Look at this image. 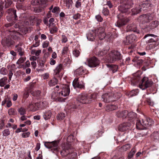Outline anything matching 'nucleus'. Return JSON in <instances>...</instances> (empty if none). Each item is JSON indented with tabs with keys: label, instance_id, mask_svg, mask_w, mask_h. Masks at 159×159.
Listing matches in <instances>:
<instances>
[{
	"label": "nucleus",
	"instance_id": "30",
	"mask_svg": "<svg viewBox=\"0 0 159 159\" xmlns=\"http://www.w3.org/2000/svg\"><path fill=\"white\" fill-rule=\"evenodd\" d=\"M106 65L110 70H112L113 73H115L117 71L118 68V66L117 65L109 64H107Z\"/></svg>",
	"mask_w": 159,
	"mask_h": 159
},
{
	"label": "nucleus",
	"instance_id": "59",
	"mask_svg": "<svg viewBox=\"0 0 159 159\" xmlns=\"http://www.w3.org/2000/svg\"><path fill=\"white\" fill-rule=\"evenodd\" d=\"M30 134V133L29 132L23 133L22 134V136L23 138H26L29 137Z\"/></svg>",
	"mask_w": 159,
	"mask_h": 159
},
{
	"label": "nucleus",
	"instance_id": "51",
	"mask_svg": "<svg viewBox=\"0 0 159 159\" xmlns=\"http://www.w3.org/2000/svg\"><path fill=\"white\" fill-rule=\"evenodd\" d=\"M0 73L4 75H7V69L5 67H2L0 70Z\"/></svg>",
	"mask_w": 159,
	"mask_h": 159
},
{
	"label": "nucleus",
	"instance_id": "22",
	"mask_svg": "<svg viewBox=\"0 0 159 159\" xmlns=\"http://www.w3.org/2000/svg\"><path fill=\"white\" fill-rule=\"evenodd\" d=\"M85 71V69L82 66H80L74 71V74L77 76L83 75Z\"/></svg>",
	"mask_w": 159,
	"mask_h": 159
},
{
	"label": "nucleus",
	"instance_id": "44",
	"mask_svg": "<svg viewBox=\"0 0 159 159\" xmlns=\"http://www.w3.org/2000/svg\"><path fill=\"white\" fill-rule=\"evenodd\" d=\"M31 4L34 6L40 5L42 4V1L41 0H32Z\"/></svg>",
	"mask_w": 159,
	"mask_h": 159
},
{
	"label": "nucleus",
	"instance_id": "62",
	"mask_svg": "<svg viewBox=\"0 0 159 159\" xmlns=\"http://www.w3.org/2000/svg\"><path fill=\"white\" fill-rule=\"evenodd\" d=\"M43 10V9L40 7L38 8H35L34 9V11L36 13H39L41 12Z\"/></svg>",
	"mask_w": 159,
	"mask_h": 159
},
{
	"label": "nucleus",
	"instance_id": "23",
	"mask_svg": "<svg viewBox=\"0 0 159 159\" xmlns=\"http://www.w3.org/2000/svg\"><path fill=\"white\" fill-rule=\"evenodd\" d=\"M130 6L129 5L125 4L119 7V10L122 13H125L127 12L128 9L130 8Z\"/></svg>",
	"mask_w": 159,
	"mask_h": 159
},
{
	"label": "nucleus",
	"instance_id": "64",
	"mask_svg": "<svg viewBox=\"0 0 159 159\" xmlns=\"http://www.w3.org/2000/svg\"><path fill=\"white\" fill-rule=\"evenodd\" d=\"M7 20L9 21L12 19L14 20L15 17L11 15H8L7 16Z\"/></svg>",
	"mask_w": 159,
	"mask_h": 159
},
{
	"label": "nucleus",
	"instance_id": "40",
	"mask_svg": "<svg viewBox=\"0 0 159 159\" xmlns=\"http://www.w3.org/2000/svg\"><path fill=\"white\" fill-rule=\"evenodd\" d=\"M159 24V22L157 21L152 22L150 24V27L151 29H153L157 27Z\"/></svg>",
	"mask_w": 159,
	"mask_h": 159
},
{
	"label": "nucleus",
	"instance_id": "3",
	"mask_svg": "<svg viewBox=\"0 0 159 159\" xmlns=\"http://www.w3.org/2000/svg\"><path fill=\"white\" fill-rule=\"evenodd\" d=\"M121 96L120 93H106L102 97V101L105 103H108L117 100Z\"/></svg>",
	"mask_w": 159,
	"mask_h": 159
},
{
	"label": "nucleus",
	"instance_id": "14",
	"mask_svg": "<svg viewBox=\"0 0 159 159\" xmlns=\"http://www.w3.org/2000/svg\"><path fill=\"white\" fill-rule=\"evenodd\" d=\"M8 36L11 37L12 39H17L20 38L21 36V34L18 32L12 30H8Z\"/></svg>",
	"mask_w": 159,
	"mask_h": 159
},
{
	"label": "nucleus",
	"instance_id": "52",
	"mask_svg": "<svg viewBox=\"0 0 159 159\" xmlns=\"http://www.w3.org/2000/svg\"><path fill=\"white\" fill-rule=\"evenodd\" d=\"M106 110L108 111H111L116 109V107L113 105H109L106 107Z\"/></svg>",
	"mask_w": 159,
	"mask_h": 159
},
{
	"label": "nucleus",
	"instance_id": "47",
	"mask_svg": "<svg viewBox=\"0 0 159 159\" xmlns=\"http://www.w3.org/2000/svg\"><path fill=\"white\" fill-rule=\"evenodd\" d=\"M65 117V114L64 113H61L59 114L57 116V118L58 120H61L63 119Z\"/></svg>",
	"mask_w": 159,
	"mask_h": 159
},
{
	"label": "nucleus",
	"instance_id": "29",
	"mask_svg": "<svg viewBox=\"0 0 159 159\" xmlns=\"http://www.w3.org/2000/svg\"><path fill=\"white\" fill-rule=\"evenodd\" d=\"M128 114V111L125 110L122 111H118L117 113V116L119 117H122L127 118V114Z\"/></svg>",
	"mask_w": 159,
	"mask_h": 159
},
{
	"label": "nucleus",
	"instance_id": "35",
	"mask_svg": "<svg viewBox=\"0 0 159 159\" xmlns=\"http://www.w3.org/2000/svg\"><path fill=\"white\" fill-rule=\"evenodd\" d=\"M131 145L129 144H126L121 147L120 150L122 152H125L129 150L131 148Z\"/></svg>",
	"mask_w": 159,
	"mask_h": 159
},
{
	"label": "nucleus",
	"instance_id": "27",
	"mask_svg": "<svg viewBox=\"0 0 159 159\" xmlns=\"http://www.w3.org/2000/svg\"><path fill=\"white\" fill-rule=\"evenodd\" d=\"M52 112L49 110L46 111L43 114V117L44 119L47 120L50 119L52 116Z\"/></svg>",
	"mask_w": 159,
	"mask_h": 159
},
{
	"label": "nucleus",
	"instance_id": "16",
	"mask_svg": "<svg viewBox=\"0 0 159 159\" xmlns=\"http://www.w3.org/2000/svg\"><path fill=\"white\" fill-rule=\"evenodd\" d=\"M73 86L75 88H79L83 89L84 88V84L82 82H80L79 80V78H75L73 82Z\"/></svg>",
	"mask_w": 159,
	"mask_h": 159
},
{
	"label": "nucleus",
	"instance_id": "15",
	"mask_svg": "<svg viewBox=\"0 0 159 159\" xmlns=\"http://www.w3.org/2000/svg\"><path fill=\"white\" fill-rule=\"evenodd\" d=\"M152 5L151 4L149 1H147L140 6V9L143 11H147L150 10Z\"/></svg>",
	"mask_w": 159,
	"mask_h": 159
},
{
	"label": "nucleus",
	"instance_id": "33",
	"mask_svg": "<svg viewBox=\"0 0 159 159\" xmlns=\"http://www.w3.org/2000/svg\"><path fill=\"white\" fill-rule=\"evenodd\" d=\"M62 68V65L61 64H59L57 66L55 69L54 70V72L55 75L59 74Z\"/></svg>",
	"mask_w": 159,
	"mask_h": 159
},
{
	"label": "nucleus",
	"instance_id": "36",
	"mask_svg": "<svg viewBox=\"0 0 159 159\" xmlns=\"http://www.w3.org/2000/svg\"><path fill=\"white\" fill-rule=\"evenodd\" d=\"M159 44L158 43H151L147 46V48L149 50H153Z\"/></svg>",
	"mask_w": 159,
	"mask_h": 159
},
{
	"label": "nucleus",
	"instance_id": "49",
	"mask_svg": "<svg viewBox=\"0 0 159 159\" xmlns=\"http://www.w3.org/2000/svg\"><path fill=\"white\" fill-rule=\"evenodd\" d=\"M141 11H142V9H140V7L139 9L136 8L132 9V12L134 15L137 14L139 13Z\"/></svg>",
	"mask_w": 159,
	"mask_h": 159
},
{
	"label": "nucleus",
	"instance_id": "5",
	"mask_svg": "<svg viewBox=\"0 0 159 159\" xmlns=\"http://www.w3.org/2000/svg\"><path fill=\"white\" fill-rule=\"evenodd\" d=\"M153 82L148 79L147 77H144L142 80V82L139 85V87L142 90H144L151 87L153 84Z\"/></svg>",
	"mask_w": 159,
	"mask_h": 159
},
{
	"label": "nucleus",
	"instance_id": "48",
	"mask_svg": "<svg viewBox=\"0 0 159 159\" xmlns=\"http://www.w3.org/2000/svg\"><path fill=\"white\" fill-rule=\"evenodd\" d=\"M26 60V57H20L16 63L18 64H20L21 63H23Z\"/></svg>",
	"mask_w": 159,
	"mask_h": 159
},
{
	"label": "nucleus",
	"instance_id": "43",
	"mask_svg": "<svg viewBox=\"0 0 159 159\" xmlns=\"http://www.w3.org/2000/svg\"><path fill=\"white\" fill-rule=\"evenodd\" d=\"M136 152V151L134 148H133L131 149L128 154L127 159H130L132 158Z\"/></svg>",
	"mask_w": 159,
	"mask_h": 159
},
{
	"label": "nucleus",
	"instance_id": "55",
	"mask_svg": "<svg viewBox=\"0 0 159 159\" xmlns=\"http://www.w3.org/2000/svg\"><path fill=\"white\" fill-rule=\"evenodd\" d=\"M60 11V9L59 7H54L52 11L53 13H56L59 12Z\"/></svg>",
	"mask_w": 159,
	"mask_h": 159
},
{
	"label": "nucleus",
	"instance_id": "21",
	"mask_svg": "<svg viewBox=\"0 0 159 159\" xmlns=\"http://www.w3.org/2000/svg\"><path fill=\"white\" fill-rule=\"evenodd\" d=\"M126 31L127 32L133 31L137 34H139V31L136 28V25L134 24H130L127 27Z\"/></svg>",
	"mask_w": 159,
	"mask_h": 159
},
{
	"label": "nucleus",
	"instance_id": "39",
	"mask_svg": "<svg viewBox=\"0 0 159 159\" xmlns=\"http://www.w3.org/2000/svg\"><path fill=\"white\" fill-rule=\"evenodd\" d=\"M143 98L144 101H146L149 103L150 105H152L150 102V98L148 95V94H144L143 96Z\"/></svg>",
	"mask_w": 159,
	"mask_h": 159
},
{
	"label": "nucleus",
	"instance_id": "4",
	"mask_svg": "<svg viewBox=\"0 0 159 159\" xmlns=\"http://www.w3.org/2000/svg\"><path fill=\"white\" fill-rule=\"evenodd\" d=\"M59 142L55 141L51 142H45L44 145L48 148H51L52 152L54 153L58 152L59 151V148L58 147Z\"/></svg>",
	"mask_w": 159,
	"mask_h": 159
},
{
	"label": "nucleus",
	"instance_id": "50",
	"mask_svg": "<svg viewBox=\"0 0 159 159\" xmlns=\"http://www.w3.org/2000/svg\"><path fill=\"white\" fill-rule=\"evenodd\" d=\"M107 53V51L106 50H101L99 51L97 55L99 57L105 55Z\"/></svg>",
	"mask_w": 159,
	"mask_h": 159
},
{
	"label": "nucleus",
	"instance_id": "63",
	"mask_svg": "<svg viewBox=\"0 0 159 159\" xmlns=\"http://www.w3.org/2000/svg\"><path fill=\"white\" fill-rule=\"evenodd\" d=\"M68 40L66 36L64 35H62L61 41L62 43H65L67 42Z\"/></svg>",
	"mask_w": 159,
	"mask_h": 159
},
{
	"label": "nucleus",
	"instance_id": "57",
	"mask_svg": "<svg viewBox=\"0 0 159 159\" xmlns=\"http://www.w3.org/2000/svg\"><path fill=\"white\" fill-rule=\"evenodd\" d=\"M73 54L75 56L77 57L79 56L80 52L79 50H75L73 51Z\"/></svg>",
	"mask_w": 159,
	"mask_h": 159
},
{
	"label": "nucleus",
	"instance_id": "10",
	"mask_svg": "<svg viewBox=\"0 0 159 159\" xmlns=\"http://www.w3.org/2000/svg\"><path fill=\"white\" fill-rule=\"evenodd\" d=\"M133 125L129 122H124L119 125L118 129L120 131H124L128 129L129 127Z\"/></svg>",
	"mask_w": 159,
	"mask_h": 159
},
{
	"label": "nucleus",
	"instance_id": "34",
	"mask_svg": "<svg viewBox=\"0 0 159 159\" xmlns=\"http://www.w3.org/2000/svg\"><path fill=\"white\" fill-rule=\"evenodd\" d=\"M66 7L68 9H70L72 7L73 2L72 0H65Z\"/></svg>",
	"mask_w": 159,
	"mask_h": 159
},
{
	"label": "nucleus",
	"instance_id": "20",
	"mask_svg": "<svg viewBox=\"0 0 159 159\" xmlns=\"http://www.w3.org/2000/svg\"><path fill=\"white\" fill-rule=\"evenodd\" d=\"M151 36L152 37H154V39L152 38H149V39L146 42L147 43H157V39L156 38L157 36L152 34H148L145 35L144 37V38H146L148 37Z\"/></svg>",
	"mask_w": 159,
	"mask_h": 159
},
{
	"label": "nucleus",
	"instance_id": "42",
	"mask_svg": "<svg viewBox=\"0 0 159 159\" xmlns=\"http://www.w3.org/2000/svg\"><path fill=\"white\" fill-rule=\"evenodd\" d=\"M17 111L20 115H24L26 114V109L23 107L19 108L17 110Z\"/></svg>",
	"mask_w": 159,
	"mask_h": 159
},
{
	"label": "nucleus",
	"instance_id": "25",
	"mask_svg": "<svg viewBox=\"0 0 159 159\" xmlns=\"http://www.w3.org/2000/svg\"><path fill=\"white\" fill-rule=\"evenodd\" d=\"M96 33L93 31L89 32L87 34V37L88 39L90 41H93L95 39Z\"/></svg>",
	"mask_w": 159,
	"mask_h": 159
},
{
	"label": "nucleus",
	"instance_id": "38",
	"mask_svg": "<svg viewBox=\"0 0 159 159\" xmlns=\"http://www.w3.org/2000/svg\"><path fill=\"white\" fill-rule=\"evenodd\" d=\"M138 93V90L135 89L131 91L128 94V95L129 96V97H132L137 95Z\"/></svg>",
	"mask_w": 159,
	"mask_h": 159
},
{
	"label": "nucleus",
	"instance_id": "9",
	"mask_svg": "<svg viewBox=\"0 0 159 159\" xmlns=\"http://www.w3.org/2000/svg\"><path fill=\"white\" fill-rule=\"evenodd\" d=\"M88 63L89 67H95L99 65V61L97 57H93L88 60Z\"/></svg>",
	"mask_w": 159,
	"mask_h": 159
},
{
	"label": "nucleus",
	"instance_id": "28",
	"mask_svg": "<svg viewBox=\"0 0 159 159\" xmlns=\"http://www.w3.org/2000/svg\"><path fill=\"white\" fill-rule=\"evenodd\" d=\"M7 12L8 14V15H11L14 16V20H17V16L16 14V10H14L12 8H10L7 10Z\"/></svg>",
	"mask_w": 159,
	"mask_h": 159
},
{
	"label": "nucleus",
	"instance_id": "11",
	"mask_svg": "<svg viewBox=\"0 0 159 159\" xmlns=\"http://www.w3.org/2000/svg\"><path fill=\"white\" fill-rule=\"evenodd\" d=\"M118 17L119 20L115 25L116 26L119 27L125 25L129 21V19L127 18H120V15H118Z\"/></svg>",
	"mask_w": 159,
	"mask_h": 159
},
{
	"label": "nucleus",
	"instance_id": "13",
	"mask_svg": "<svg viewBox=\"0 0 159 159\" xmlns=\"http://www.w3.org/2000/svg\"><path fill=\"white\" fill-rule=\"evenodd\" d=\"M136 39V36L134 34H131L126 37V39L124 41V42L125 45H129L134 42Z\"/></svg>",
	"mask_w": 159,
	"mask_h": 159
},
{
	"label": "nucleus",
	"instance_id": "17",
	"mask_svg": "<svg viewBox=\"0 0 159 159\" xmlns=\"http://www.w3.org/2000/svg\"><path fill=\"white\" fill-rule=\"evenodd\" d=\"M136 116V114L133 112H128V114H127V119L128 122L131 123L132 125H134V119Z\"/></svg>",
	"mask_w": 159,
	"mask_h": 159
},
{
	"label": "nucleus",
	"instance_id": "32",
	"mask_svg": "<svg viewBox=\"0 0 159 159\" xmlns=\"http://www.w3.org/2000/svg\"><path fill=\"white\" fill-rule=\"evenodd\" d=\"M16 50L19 52V54L20 56H22L24 54V50L20 46L16 45L15 47Z\"/></svg>",
	"mask_w": 159,
	"mask_h": 159
},
{
	"label": "nucleus",
	"instance_id": "18",
	"mask_svg": "<svg viewBox=\"0 0 159 159\" xmlns=\"http://www.w3.org/2000/svg\"><path fill=\"white\" fill-rule=\"evenodd\" d=\"M8 35L7 37L5 38L2 41V44L5 47H10L14 43L13 41L10 38Z\"/></svg>",
	"mask_w": 159,
	"mask_h": 159
},
{
	"label": "nucleus",
	"instance_id": "31",
	"mask_svg": "<svg viewBox=\"0 0 159 159\" xmlns=\"http://www.w3.org/2000/svg\"><path fill=\"white\" fill-rule=\"evenodd\" d=\"M58 82L57 79L55 78H53L51 79L48 82V84L49 86L52 87L55 85Z\"/></svg>",
	"mask_w": 159,
	"mask_h": 159
},
{
	"label": "nucleus",
	"instance_id": "60",
	"mask_svg": "<svg viewBox=\"0 0 159 159\" xmlns=\"http://www.w3.org/2000/svg\"><path fill=\"white\" fill-rule=\"evenodd\" d=\"M68 47H64L62 49V54L63 55L67 54L68 52Z\"/></svg>",
	"mask_w": 159,
	"mask_h": 159
},
{
	"label": "nucleus",
	"instance_id": "26",
	"mask_svg": "<svg viewBox=\"0 0 159 159\" xmlns=\"http://www.w3.org/2000/svg\"><path fill=\"white\" fill-rule=\"evenodd\" d=\"M38 107V104L34 102H31L28 106V108L30 109V110L32 111H36Z\"/></svg>",
	"mask_w": 159,
	"mask_h": 159
},
{
	"label": "nucleus",
	"instance_id": "61",
	"mask_svg": "<svg viewBox=\"0 0 159 159\" xmlns=\"http://www.w3.org/2000/svg\"><path fill=\"white\" fill-rule=\"evenodd\" d=\"M79 1H80L77 0V1L75 3V7L77 8H79L81 7V2Z\"/></svg>",
	"mask_w": 159,
	"mask_h": 159
},
{
	"label": "nucleus",
	"instance_id": "54",
	"mask_svg": "<svg viewBox=\"0 0 159 159\" xmlns=\"http://www.w3.org/2000/svg\"><path fill=\"white\" fill-rule=\"evenodd\" d=\"M40 91L38 90L33 92L32 93V94L33 96L38 98L39 97L40 95Z\"/></svg>",
	"mask_w": 159,
	"mask_h": 159
},
{
	"label": "nucleus",
	"instance_id": "19",
	"mask_svg": "<svg viewBox=\"0 0 159 159\" xmlns=\"http://www.w3.org/2000/svg\"><path fill=\"white\" fill-rule=\"evenodd\" d=\"M67 146H68V148H66V149H64L61 152H63V153L65 154V156H66L68 155H69V157H70V158H74L77 155L76 153L75 152H72L71 153H70V152L69 150V149L70 148V145L68 144L67 145Z\"/></svg>",
	"mask_w": 159,
	"mask_h": 159
},
{
	"label": "nucleus",
	"instance_id": "41",
	"mask_svg": "<svg viewBox=\"0 0 159 159\" xmlns=\"http://www.w3.org/2000/svg\"><path fill=\"white\" fill-rule=\"evenodd\" d=\"M7 77H4L0 79V86L3 87L7 83Z\"/></svg>",
	"mask_w": 159,
	"mask_h": 159
},
{
	"label": "nucleus",
	"instance_id": "53",
	"mask_svg": "<svg viewBox=\"0 0 159 159\" xmlns=\"http://www.w3.org/2000/svg\"><path fill=\"white\" fill-rule=\"evenodd\" d=\"M152 136L155 139H159V131H155L152 134Z\"/></svg>",
	"mask_w": 159,
	"mask_h": 159
},
{
	"label": "nucleus",
	"instance_id": "6",
	"mask_svg": "<svg viewBox=\"0 0 159 159\" xmlns=\"http://www.w3.org/2000/svg\"><path fill=\"white\" fill-rule=\"evenodd\" d=\"M58 91L62 98H63V97L68 95L70 92L69 86L67 85L61 86Z\"/></svg>",
	"mask_w": 159,
	"mask_h": 159
},
{
	"label": "nucleus",
	"instance_id": "58",
	"mask_svg": "<svg viewBox=\"0 0 159 159\" xmlns=\"http://www.w3.org/2000/svg\"><path fill=\"white\" fill-rule=\"evenodd\" d=\"M73 136L72 135L70 134L69 135L67 139V141L68 142L71 143L73 141Z\"/></svg>",
	"mask_w": 159,
	"mask_h": 159
},
{
	"label": "nucleus",
	"instance_id": "12",
	"mask_svg": "<svg viewBox=\"0 0 159 159\" xmlns=\"http://www.w3.org/2000/svg\"><path fill=\"white\" fill-rule=\"evenodd\" d=\"M58 90L52 93L51 95V98L56 101H62L63 99L62 98L61 95H60Z\"/></svg>",
	"mask_w": 159,
	"mask_h": 159
},
{
	"label": "nucleus",
	"instance_id": "45",
	"mask_svg": "<svg viewBox=\"0 0 159 159\" xmlns=\"http://www.w3.org/2000/svg\"><path fill=\"white\" fill-rule=\"evenodd\" d=\"M5 7L6 8L9 7L12 4V2L11 0H5Z\"/></svg>",
	"mask_w": 159,
	"mask_h": 159
},
{
	"label": "nucleus",
	"instance_id": "1",
	"mask_svg": "<svg viewBox=\"0 0 159 159\" xmlns=\"http://www.w3.org/2000/svg\"><path fill=\"white\" fill-rule=\"evenodd\" d=\"M95 97V95L94 94L83 93L78 96L76 98V100L82 104H88L94 100Z\"/></svg>",
	"mask_w": 159,
	"mask_h": 159
},
{
	"label": "nucleus",
	"instance_id": "8",
	"mask_svg": "<svg viewBox=\"0 0 159 159\" xmlns=\"http://www.w3.org/2000/svg\"><path fill=\"white\" fill-rule=\"evenodd\" d=\"M95 33L100 40L104 39L106 37H107V35H106L105 33V28L104 27H99L95 30Z\"/></svg>",
	"mask_w": 159,
	"mask_h": 159
},
{
	"label": "nucleus",
	"instance_id": "2",
	"mask_svg": "<svg viewBox=\"0 0 159 159\" xmlns=\"http://www.w3.org/2000/svg\"><path fill=\"white\" fill-rule=\"evenodd\" d=\"M154 121L148 118H144L141 121L137 120L136 123L137 128L139 129H147L154 124Z\"/></svg>",
	"mask_w": 159,
	"mask_h": 159
},
{
	"label": "nucleus",
	"instance_id": "7",
	"mask_svg": "<svg viewBox=\"0 0 159 159\" xmlns=\"http://www.w3.org/2000/svg\"><path fill=\"white\" fill-rule=\"evenodd\" d=\"M110 58V60L112 61H115L120 60L121 59V54L117 51L113 50L109 54Z\"/></svg>",
	"mask_w": 159,
	"mask_h": 159
},
{
	"label": "nucleus",
	"instance_id": "46",
	"mask_svg": "<svg viewBox=\"0 0 159 159\" xmlns=\"http://www.w3.org/2000/svg\"><path fill=\"white\" fill-rule=\"evenodd\" d=\"M2 135L4 136H7L10 134V131L8 129H5L2 131Z\"/></svg>",
	"mask_w": 159,
	"mask_h": 159
},
{
	"label": "nucleus",
	"instance_id": "24",
	"mask_svg": "<svg viewBox=\"0 0 159 159\" xmlns=\"http://www.w3.org/2000/svg\"><path fill=\"white\" fill-rule=\"evenodd\" d=\"M141 19H143V20L145 22H147L149 20L152 19V17L150 14H144L141 16L140 17Z\"/></svg>",
	"mask_w": 159,
	"mask_h": 159
},
{
	"label": "nucleus",
	"instance_id": "56",
	"mask_svg": "<svg viewBox=\"0 0 159 159\" xmlns=\"http://www.w3.org/2000/svg\"><path fill=\"white\" fill-rule=\"evenodd\" d=\"M57 28L56 27H54L50 30V33L53 34L57 32Z\"/></svg>",
	"mask_w": 159,
	"mask_h": 159
},
{
	"label": "nucleus",
	"instance_id": "37",
	"mask_svg": "<svg viewBox=\"0 0 159 159\" xmlns=\"http://www.w3.org/2000/svg\"><path fill=\"white\" fill-rule=\"evenodd\" d=\"M8 113L9 116H15L17 114L16 110L13 108H11L8 110Z\"/></svg>",
	"mask_w": 159,
	"mask_h": 159
}]
</instances>
